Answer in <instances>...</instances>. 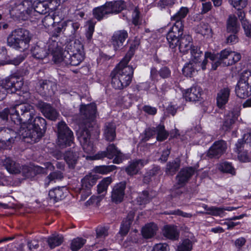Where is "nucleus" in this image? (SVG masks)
I'll return each mask as SVG.
<instances>
[{
    "label": "nucleus",
    "mask_w": 251,
    "mask_h": 251,
    "mask_svg": "<svg viewBox=\"0 0 251 251\" xmlns=\"http://www.w3.org/2000/svg\"><path fill=\"white\" fill-rule=\"evenodd\" d=\"M131 55L132 53H130L126 54L112 73L111 83L114 88L123 89L131 82L133 69L127 66V64L130 60Z\"/></svg>",
    "instance_id": "1"
},
{
    "label": "nucleus",
    "mask_w": 251,
    "mask_h": 251,
    "mask_svg": "<svg viewBox=\"0 0 251 251\" xmlns=\"http://www.w3.org/2000/svg\"><path fill=\"white\" fill-rule=\"evenodd\" d=\"M189 12L186 7H181L180 9L171 17V20L174 21L172 27L167 35V40L171 47L174 48L176 45L178 40L177 37L183 33V24L182 20L185 18Z\"/></svg>",
    "instance_id": "2"
},
{
    "label": "nucleus",
    "mask_w": 251,
    "mask_h": 251,
    "mask_svg": "<svg viewBox=\"0 0 251 251\" xmlns=\"http://www.w3.org/2000/svg\"><path fill=\"white\" fill-rule=\"evenodd\" d=\"M52 50L53 60L56 63L63 62L66 64L77 66L84 59V52L69 53L63 51L58 47L57 42H53L49 46V50Z\"/></svg>",
    "instance_id": "3"
},
{
    "label": "nucleus",
    "mask_w": 251,
    "mask_h": 251,
    "mask_svg": "<svg viewBox=\"0 0 251 251\" xmlns=\"http://www.w3.org/2000/svg\"><path fill=\"white\" fill-rule=\"evenodd\" d=\"M18 9L21 11L19 18L25 20L29 17L36 16L37 14H44L48 11L46 2L25 0L18 6Z\"/></svg>",
    "instance_id": "4"
},
{
    "label": "nucleus",
    "mask_w": 251,
    "mask_h": 251,
    "mask_svg": "<svg viewBox=\"0 0 251 251\" xmlns=\"http://www.w3.org/2000/svg\"><path fill=\"white\" fill-rule=\"evenodd\" d=\"M28 123H23L19 131L23 138H30L34 142H37L43 135L44 132L38 125L33 124L32 117L29 119Z\"/></svg>",
    "instance_id": "5"
},
{
    "label": "nucleus",
    "mask_w": 251,
    "mask_h": 251,
    "mask_svg": "<svg viewBox=\"0 0 251 251\" xmlns=\"http://www.w3.org/2000/svg\"><path fill=\"white\" fill-rule=\"evenodd\" d=\"M106 157L109 159L115 157L113 162L119 164L122 162L123 156L121 152L118 150L113 144L109 145L106 149V151H101L93 156H87V159L98 160Z\"/></svg>",
    "instance_id": "6"
},
{
    "label": "nucleus",
    "mask_w": 251,
    "mask_h": 251,
    "mask_svg": "<svg viewBox=\"0 0 251 251\" xmlns=\"http://www.w3.org/2000/svg\"><path fill=\"white\" fill-rule=\"evenodd\" d=\"M58 141L60 147L71 146L73 140L72 131L64 122H60L57 126Z\"/></svg>",
    "instance_id": "7"
},
{
    "label": "nucleus",
    "mask_w": 251,
    "mask_h": 251,
    "mask_svg": "<svg viewBox=\"0 0 251 251\" xmlns=\"http://www.w3.org/2000/svg\"><path fill=\"white\" fill-rule=\"evenodd\" d=\"M202 52L200 50L198 47H193L190 50L191 57L189 61L195 64H197L201 66V69L204 70L206 68L207 64V59H209L211 61H214L215 58V55L214 53L207 51L204 54V59L202 62L200 61V58L201 56Z\"/></svg>",
    "instance_id": "8"
},
{
    "label": "nucleus",
    "mask_w": 251,
    "mask_h": 251,
    "mask_svg": "<svg viewBox=\"0 0 251 251\" xmlns=\"http://www.w3.org/2000/svg\"><path fill=\"white\" fill-rule=\"evenodd\" d=\"M44 167L39 166L33 167L23 166L22 170L17 169V175L22 174L25 178H31L36 174L47 173V171H51L53 169V166L50 162H46L44 164Z\"/></svg>",
    "instance_id": "9"
},
{
    "label": "nucleus",
    "mask_w": 251,
    "mask_h": 251,
    "mask_svg": "<svg viewBox=\"0 0 251 251\" xmlns=\"http://www.w3.org/2000/svg\"><path fill=\"white\" fill-rule=\"evenodd\" d=\"M76 134L84 151L88 154L93 153L95 150L90 138L89 131L80 127L77 130Z\"/></svg>",
    "instance_id": "10"
},
{
    "label": "nucleus",
    "mask_w": 251,
    "mask_h": 251,
    "mask_svg": "<svg viewBox=\"0 0 251 251\" xmlns=\"http://www.w3.org/2000/svg\"><path fill=\"white\" fill-rule=\"evenodd\" d=\"M219 55L221 61L226 66L235 64L241 58V55L239 52L233 51L230 49L222 50Z\"/></svg>",
    "instance_id": "11"
},
{
    "label": "nucleus",
    "mask_w": 251,
    "mask_h": 251,
    "mask_svg": "<svg viewBox=\"0 0 251 251\" xmlns=\"http://www.w3.org/2000/svg\"><path fill=\"white\" fill-rule=\"evenodd\" d=\"M32 35L29 31L25 28H20L17 30V50L24 51L29 46Z\"/></svg>",
    "instance_id": "12"
},
{
    "label": "nucleus",
    "mask_w": 251,
    "mask_h": 251,
    "mask_svg": "<svg viewBox=\"0 0 251 251\" xmlns=\"http://www.w3.org/2000/svg\"><path fill=\"white\" fill-rule=\"evenodd\" d=\"M97 179L98 176L91 174L86 175L82 179L80 194L82 200H85L91 194V188L95 184Z\"/></svg>",
    "instance_id": "13"
},
{
    "label": "nucleus",
    "mask_w": 251,
    "mask_h": 251,
    "mask_svg": "<svg viewBox=\"0 0 251 251\" xmlns=\"http://www.w3.org/2000/svg\"><path fill=\"white\" fill-rule=\"evenodd\" d=\"M240 115L239 108H236L229 111L225 116L222 129L225 132L230 131Z\"/></svg>",
    "instance_id": "14"
},
{
    "label": "nucleus",
    "mask_w": 251,
    "mask_h": 251,
    "mask_svg": "<svg viewBox=\"0 0 251 251\" xmlns=\"http://www.w3.org/2000/svg\"><path fill=\"white\" fill-rule=\"evenodd\" d=\"M182 34L183 33L177 37L178 42L175 47L173 48L171 47L169 43V44L170 47L173 49H175L178 45L180 52L186 53L194 47L192 46V38L189 35H184L183 36H182Z\"/></svg>",
    "instance_id": "15"
},
{
    "label": "nucleus",
    "mask_w": 251,
    "mask_h": 251,
    "mask_svg": "<svg viewBox=\"0 0 251 251\" xmlns=\"http://www.w3.org/2000/svg\"><path fill=\"white\" fill-rule=\"evenodd\" d=\"M55 41H52L51 43H49L48 45V52L47 51L45 48V44L43 42H39L33 46L31 49V52L32 55L38 59H43L45 58L48 54H51L52 55V50H49V46Z\"/></svg>",
    "instance_id": "16"
},
{
    "label": "nucleus",
    "mask_w": 251,
    "mask_h": 251,
    "mask_svg": "<svg viewBox=\"0 0 251 251\" xmlns=\"http://www.w3.org/2000/svg\"><path fill=\"white\" fill-rule=\"evenodd\" d=\"M157 134V140L158 141H163L166 139L168 137V133L164 129V126L162 125L158 126L156 128H150L145 130V137L146 140H148L153 135Z\"/></svg>",
    "instance_id": "17"
},
{
    "label": "nucleus",
    "mask_w": 251,
    "mask_h": 251,
    "mask_svg": "<svg viewBox=\"0 0 251 251\" xmlns=\"http://www.w3.org/2000/svg\"><path fill=\"white\" fill-rule=\"evenodd\" d=\"M202 89L198 86H193L182 91L183 96L186 100L196 101L200 100Z\"/></svg>",
    "instance_id": "18"
},
{
    "label": "nucleus",
    "mask_w": 251,
    "mask_h": 251,
    "mask_svg": "<svg viewBox=\"0 0 251 251\" xmlns=\"http://www.w3.org/2000/svg\"><path fill=\"white\" fill-rule=\"evenodd\" d=\"M230 93V88L227 86L221 88L218 92L216 97L218 107L223 108L228 102Z\"/></svg>",
    "instance_id": "19"
},
{
    "label": "nucleus",
    "mask_w": 251,
    "mask_h": 251,
    "mask_svg": "<svg viewBox=\"0 0 251 251\" xmlns=\"http://www.w3.org/2000/svg\"><path fill=\"white\" fill-rule=\"evenodd\" d=\"M80 113L84 115L87 122H93L96 115V106L94 103L88 105H81L80 108Z\"/></svg>",
    "instance_id": "20"
},
{
    "label": "nucleus",
    "mask_w": 251,
    "mask_h": 251,
    "mask_svg": "<svg viewBox=\"0 0 251 251\" xmlns=\"http://www.w3.org/2000/svg\"><path fill=\"white\" fill-rule=\"evenodd\" d=\"M226 148V145L225 141L215 142L209 149L207 155L210 157H219L224 153Z\"/></svg>",
    "instance_id": "21"
},
{
    "label": "nucleus",
    "mask_w": 251,
    "mask_h": 251,
    "mask_svg": "<svg viewBox=\"0 0 251 251\" xmlns=\"http://www.w3.org/2000/svg\"><path fill=\"white\" fill-rule=\"evenodd\" d=\"M125 188L126 183L124 182H120L114 186L111 194V198L114 202L119 203L123 201Z\"/></svg>",
    "instance_id": "22"
},
{
    "label": "nucleus",
    "mask_w": 251,
    "mask_h": 251,
    "mask_svg": "<svg viewBox=\"0 0 251 251\" xmlns=\"http://www.w3.org/2000/svg\"><path fill=\"white\" fill-rule=\"evenodd\" d=\"M66 48L68 52H84L83 45L81 40L76 37H72L68 41Z\"/></svg>",
    "instance_id": "23"
},
{
    "label": "nucleus",
    "mask_w": 251,
    "mask_h": 251,
    "mask_svg": "<svg viewBox=\"0 0 251 251\" xmlns=\"http://www.w3.org/2000/svg\"><path fill=\"white\" fill-rule=\"evenodd\" d=\"M127 37L128 33L125 30H118L115 32L112 38V43L115 50H118L122 47Z\"/></svg>",
    "instance_id": "24"
},
{
    "label": "nucleus",
    "mask_w": 251,
    "mask_h": 251,
    "mask_svg": "<svg viewBox=\"0 0 251 251\" xmlns=\"http://www.w3.org/2000/svg\"><path fill=\"white\" fill-rule=\"evenodd\" d=\"M194 172V169L192 167L186 168L181 170L176 178L177 188L182 187L192 176Z\"/></svg>",
    "instance_id": "25"
},
{
    "label": "nucleus",
    "mask_w": 251,
    "mask_h": 251,
    "mask_svg": "<svg viewBox=\"0 0 251 251\" xmlns=\"http://www.w3.org/2000/svg\"><path fill=\"white\" fill-rule=\"evenodd\" d=\"M235 92L237 97L244 99L251 95V86L239 80L235 88Z\"/></svg>",
    "instance_id": "26"
},
{
    "label": "nucleus",
    "mask_w": 251,
    "mask_h": 251,
    "mask_svg": "<svg viewBox=\"0 0 251 251\" xmlns=\"http://www.w3.org/2000/svg\"><path fill=\"white\" fill-rule=\"evenodd\" d=\"M39 106L42 112L47 118L51 120H55L58 117V113L50 104L41 102L39 103Z\"/></svg>",
    "instance_id": "27"
},
{
    "label": "nucleus",
    "mask_w": 251,
    "mask_h": 251,
    "mask_svg": "<svg viewBox=\"0 0 251 251\" xmlns=\"http://www.w3.org/2000/svg\"><path fill=\"white\" fill-rule=\"evenodd\" d=\"M162 234L166 238L176 240L179 238V232L177 227L173 225H166L162 229Z\"/></svg>",
    "instance_id": "28"
},
{
    "label": "nucleus",
    "mask_w": 251,
    "mask_h": 251,
    "mask_svg": "<svg viewBox=\"0 0 251 251\" xmlns=\"http://www.w3.org/2000/svg\"><path fill=\"white\" fill-rule=\"evenodd\" d=\"M0 82L5 88L7 93L10 94L16 93V75L15 74L10 75Z\"/></svg>",
    "instance_id": "29"
},
{
    "label": "nucleus",
    "mask_w": 251,
    "mask_h": 251,
    "mask_svg": "<svg viewBox=\"0 0 251 251\" xmlns=\"http://www.w3.org/2000/svg\"><path fill=\"white\" fill-rule=\"evenodd\" d=\"M147 163V161L143 160L133 161L130 162L129 166L126 168V172L129 175H135Z\"/></svg>",
    "instance_id": "30"
},
{
    "label": "nucleus",
    "mask_w": 251,
    "mask_h": 251,
    "mask_svg": "<svg viewBox=\"0 0 251 251\" xmlns=\"http://www.w3.org/2000/svg\"><path fill=\"white\" fill-rule=\"evenodd\" d=\"M158 230L157 226L154 223L146 225L142 229V234L145 238L149 239L154 236Z\"/></svg>",
    "instance_id": "31"
},
{
    "label": "nucleus",
    "mask_w": 251,
    "mask_h": 251,
    "mask_svg": "<svg viewBox=\"0 0 251 251\" xmlns=\"http://www.w3.org/2000/svg\"><path fill=\"white\" fill-rule=\"evenodd\" d=\"M201 69V66L195 64L189 61V63H186L184 65L182 72L184 75L188 77H192Z\"/></svg>",
    "instance_id": "32"
},
{
    "label": "nucleus",
    "mask_w": 251,
    "mask_h": 251,
    "mask_svg": "<svg viewBox=\"0 0 251 251\" xmlns=\"http://www.w3.org/2000/svg\"><path fill=\"white\" fill-rule=\"evenodd\" d=\"M110 14L117 13L123 10L126 7L125 2L122 0L111 1L106 3Z\"/></svg>",
    "instance_id": "33"
},
{
    "label": "nucleus",
    "mask_w": 251,
    "mask_h": 251,
    "mask_svg": "<svg viewBox=\"0 0 251 251\" xmlns=\"http://www.w3.org/2000/svg\"><path fill=\"white\" fill-rule=\"evenodd\" d=\"M63 241V237L62 235L54 233L49 236L47 242L50 250L54 249L57 246L60 245Z\"/></svg>",
    "instance_id": "34"
},
{
    "label": "nucleus",
    "mask_w": 251,
    "mask_h": 251,
    "mask_svg": "<svg viewBox=\"0 0 251 251\" xmlns=\"http://www.w3.org/2000/svg\"><path fill=\"white\" fill-rule=\"evenodd\" d=\"M104 136L107 141H112L114 140L116 133L115 125L114 123H107L105 125Z\"/></svg>",
    "instance_id": "35"
},
{
    "label": "nucleus",
    "mask_w": 251,
    "mask_h": 251,
    "mask_svg": "<svg viewBox=\"0 0 251 251\" xmlns=\"http://www.w3.org/2000/svg\"><path fill=\"white\" fill-rule=\"evenodd\" d=\"M227 30L229 32L237 33L239 28V25L237 22V19L235 15L229 16L227 21Z\"/></svg>",
    "instance_id": "36"
},
{
    "label": "nucleus",
    "mask_w": 251,
    "mask_h": 251,
    "mask_svg": "<svg viewBox=\"0 0 251 251\" xmlns=\"http://www.w3.org/2000/svg\"><path fill=\"white\" fill-rule=\"evenodd\" d=\"M109 14V11L107 6H106V3L104 5L95 8L93 10L94 17L99 21L106 17Z\"/></svg>",
    "instance_id": "37"
},
{
    "label": "nucleus",
    "mask_w": 251,
    "mask_h": 251,
    "mask_svg": "<svg viewBox=\"0 0 251 251\" xmlns=\"http://www.w3.org/2000/svg\"><path fill=\"white\" fill-rule=\"evenodd\" d=\"M196 31L206 38L211 37L212 36V30L209 25L205 23H200L196 27Z\"/></svg>",
    "instance_id": "38"
},
{
    "label": "nucleus",
    "mask_w": 251,
    "mask_h": 251,
    "mask_svg": "<svg viewBox=\"0 0 251 251\" xmlns=\"http://www.w3.org/2000/svg\"><path fill=\"white\" fill-rule=\"evenodd\" d=\"M64 159L70 168H74L77 160V154L75 152H67L64 156Z\"/></svg>",
    "instance_id": "39"
},
{
    "label": "nucleus",
    "mask_w": 251,
    "mask_h": 251,
    "mask_svg": "<svg viewBox=\"0 0 251 251\" xmlns=\"http://www.w3.org/2000/svg\"><path fill=\"white\" fill-rule=\"evenodd\" d=\"M49 196L51 199L58 201L64 197L62 188H56L49 191Z\"/></svg>",
    "instance_id": "40"
},
{
    "label": "nucleus",
    "mask_w": 251,
    "mask_h": 251,
    "mask_svg": "<svg viewBox=\"0 0 251 251\" xmlns=\"http://www.w3.org/2000/svg\"><path fill=\"white\" fill-rule=\"evenodd\" d=\"M112 181V179L111 177H106L101 180L97 186L98 193L101 194L106 192Z\"/></svg>",
    "instance_id": "41"
},
{
    "label": "nucleus",
    "mask_w": 251,
    "mask_h": 251,
    "mask_svg": "<svg viewBox=\"0 0 251 251\" xmlns=\"http://www.w3.org/2000/svg\"><path fill=\"white\" fill-rule=\"evenodd\" d=\"M218 169L223 173H228L231 175H235V174L234 168L230 163L227 162H224L219 164Z\"/></svg>",
    "instance_id": "42"
},
{
    "label": "nucleus",
    "mask_w": 251,
    "mask_h": 251,
    "mask_svg": "<svg viewBox=\"0 0 251 251\" xmlns=\"http://www.w3.org/2000/svg\"><path fill=\"white\" fill-rule=\"evenodd\" d=\"M116 168V167L114 165L99 166H96L94 170L96 173L105 175L113 171Z\"/></svg>",
    "instance_id": "43"
},
{
    "label": "nucleus",
    "mask_w": 251,
    "mask_h": 251,
    "mask_svg": "<svg viewBox=\"0 0 251 251\" xmlns=\"http://www.w3.org/2000/svg\"><path fill=\"white\" fill-rule=\"evenodd\" d=\"M133 218V215L131 214L129 215L127 220H126L125 221L123 222L119 231V234L122 236H124L127 233Z\"/></svg>",
    "instance_id": "44"
},
{
    "label": "nucleus",
    "mask_w": 251,
    "mask_h": 251,
    "mask_svg": "<svg viewBox=\"0 0 251 251\" xmlns=\"http://www.w3.org/2000/svg\"><path fill=\"white\" fill-rule=\"evenodd\" d=\"M86 240L82 238H76L74 239L71 244V249L75 251L80 250L85 244Z\"/></svg>",
    "instance_id": "45"
},
{
    "label": "nucleus",
    "mask_w": 251,
    "mask_h": 251,
    "mask_svg": "<svg viewBox=\"0 0 251 251\" xmlns=\"http://www.w3.org/2000/svg\"><path fill=\"white\" fill-rule=\"evenodd\" d=\"M202 207L206 210V213L214 216L220 215L224 211L223 209L221 208L213 206L208 207L205 204H202Z\"/></svg>",
    "instance_id": "46"
},
{
    "label": "nucleus",
    "mask_w": 251,
    "mask_h": 251,
    "mask_svg": "<svg viewBox=\"0 0 251 251\" xmlns=\"http://www.w3.org/2000/svg\"><path fill=\"white\" fill-rule=\"evenodd\" d=\"M3 163L8 172L12 174H15L16 173V166L15 162L12 161L10 158H6Z\"/></svg>",
    "instance_id": "47"
},
{
    "label": "nucleus",
    "mask_w": 251,
    "mask_h": 251,
    "mask_svg": "<svg viewBox=\"0 0 251 251\" xmlns=\"http://www.w3.org/2000/svg\"><path fill=\"white\" fill-rule=\"evenodd\" d=\"M179 163L178 161L170 162L167 164L166 172L168 174L173 175L178 169Z\"/></svg>",
    "instance_id": "48"
},
{
    "label": "nucleus",
    "mask_w": 251,
    "mask_h": 251,
    "mask_svg": "<svg viewBox=\"0 0 251 251\" xmlns=\"http://www.w3.org/2000/svg\"><path fill=\"white\" fill-rule=\"evenodd\" d=\"M45 2L48 8V11L50 12L56 10L62 3L60 0H46Z\"/></svg>",
    "instance_id": "49"
},
{
    "label": "nucleus",
    "mask_w": 251,
    "mask_h": 251,
    "mask_svg": "<svg viewBox=\"0 0 251 251\" xmlns=\"http://www.w3.org/2000/svg\"><path fill=\"white\" fill-rule=\"evenodd\" d=\"M192 249V243L189 239L184 240L178 247V251H190Z\"/></svg>",
    "instance_id": "50"
},
{
    "label": "nucleus",
    "mask_w": 251,
    "mask_h": 251,
    "mask_svg": "<svg viewBox=\"0 0 251 251\" xmlns=\"http://www.w3.org/2000/svg\"><path fill=\"white\" fill-rule=\"evenodd\" d=\"M239 80L251 86V71H244L241 74Z\"/></svg>",
    "instance_id": "51"
},
{
    "label": "nucleus",
    "mask_w": 251,
    "mask_h": 251,
    "mask_svg": "<svg viewBox=\"0 0 251 251\" xmlns=\"http://www.w3.org/2000/svg\"><path fill=\"white\" fill-rule=\"evenodd\" d=\"M248 0H229V2L234 8L238 10L242 9L247 5Z\"/></svg>",
    "instance_id": "52"
},
{
    "label": "nucleus",
    "mask_w": 251,
    "mask_h": 251,
    "mask_svg": "<svg viewBox=\"0 0 251 251\" xmlns=\"http://www.w3.org/2000/svg\"><path fill=\"white\" fill-rule=\"evenodd\" d=\"M95 25V23L92 21H89L87 23L88 27L86 31V37L89 42H90L92 39V36L94 31Z\"/></svg>",
    "instance_id": "53"
},
{
    "label": "nucleus",
    "mask_w": 251,
    "mask_h": 251,
    "mask_svg": "<svg viewBox=\"0 0 251 251\" xmlns=\"http://www.w3.org/2000/svg\"><path fill=\"white\" fill-rule=\"evenodd\" d=\"M62 177V174L60 172H55L51 173L47 178L46 181H48V182H46L45 185L46 186H47L49 185V183L50 182L53 181L55 179H61Z\"/></svg>",
    "instance_id": "54"
},
{
    "label": "nucleus",
    "mask_w": 251,
    "mask_h": 251,
    "mask_svg": "<svg viewBox=\"0 0 251 251\" xmlns=\"http://www.w3.org/2000/svg\"><path fill=\"white\" fill-rule=\"evenodd\" d=\"M243 140H245L244 142L243 140H239L236 144V147L238 150L245 144L251 145V133L245 134L243 137Z\"/></svg>",
    "instance_id": "55"
},
{
    "label": "nucleus",
    "mask_w": 251,
    "mask_h": 251,
    "mask_svg": "<svg viewBox=\"0 0 251 251\" xmlns=\"http://www.w3.org/2000/svg\"><path fill=\"white\" fill-rule=\"evenodd\" d=\"M51 12H49L48 15L46 16L43 20V23L45 26H49L50 25H53L55 23V17L54 14H50Z\"/></svg>",
    "instance_id": "56"
},
{
    "label": "nucleus",
    "mask_w": 251,
    "mask_h": 251,
    "mask_svg": "<svg viewBox=\"0 0 251 251\" xmlns=\"http://www.w3.org/2000/svg\"><path fill=\"white\" fill-rule=\"evenodd\" d=\"M97 238L102 239L108 235V230L104 227H99L96 229Z\"/></svg>",
    "instance_id": "57"
},
{
    "label": "nucleus",
    "mask_w": 251,
    "mask_h": 251,
    "mask_svg": "<svg viewBox=\"0 0 251 251\" xmlns=\"http://www.w3.org/2000/svg\"><path fill=\"white\" fill-rule=\"evenodd\" d=\"M150 198L149 196V193L147 192H143L138 198H137V202L140 205L147 203Z\"/></svg>",
    "instance_id": "58"
},
{
    "label": "nucleus",
    "mask_w": 251,
    "mask_h": 251,
    "mask_svg": "<svg viewBox=\"0 0 251 251\" xmlns=\"http://www.w3.org/2000/svg\"><path fill=\"white\" fill-rule=\"evenodd\" d=\"M132 23L135 25H140L141 21L140 19L139 11L138 9L136 8L132 12Z\"/></svg>",
    "instance_id": "59"
},
{
    "label": "nucleus",
    "mask_w": 251,
    "mask_h": 251,
    "mask_svg": "<svg viewBox=\"0 0 251 251\" xmlns=\"http://www.w3.org/2000/svg\"><path fill=\"white\" fill-rule=\"evenodd\" d=\"M14 33H16V29L14 30L7 37L8 45L13 48H16V35L14 34Z\"/></svg>",
    "instance_id": "60"
},
{
    "label": "nucleus",
    "mask_w": 251,
    "mask_h": 251,
    "mask_svg": "<svg viewBox=\"0 0 251 251\" xmlns=\"http://www.w3.org/2000/svg\"><path fill=\"white\" fill-rule=\"evenodd\" d=\"M70 24L71 25L72 27L73 28L72 33L75 34V32L79 29L80 27V24L78 22H72L71 21H66L63 23V26H67Z\"/></svg>",
    "instance_id": "61"
},
{
    "label": "nucleus",
    "mask_w": 251,
    "mask_h": 251,
    "mask_svg": "<svg viewBox=\"0 0 251 251\" xmlns=\"http://www.w3.org/2000/svg\"><path fill=\"white\" fill-rule=\"evenodd\" d=\"M242 26L244 29L245 34L248 37H251V24L248 21L242 22Z\"/></svg>",
    "instance_id": "62"
},
{
    "label": "nucleus",
    "mask_w": 251,
    "mask_h": 251,
    "mask_svg": "<svg viewBox=\"0 0 251 251\" xmlns=\"http://www.w3.org/2000/svg\"><path fill=\"white\" fill-rule=\"evenodd\" d=\"M169 250V247L167 244L159 243L154 246L153 251H167Z\"/></svg>",
    "instance_id": "63"
},
{
    "label": "nucleus",
    "mask_w": 251,
    "mask_h": 251,
    "mask_svg": "<svg viewBox=\"0 0 251 251\" xmlns=\"http://www.w3.org/2000/svg\"><path fill=\"white\" fill-rule=\"evenodd\" d=\"M143 110L145 113L151 115H154L157 112L156 108L150 105H145L143 107Z\"/></svg>",
    "instance_id": "64"
}]
</instances>
